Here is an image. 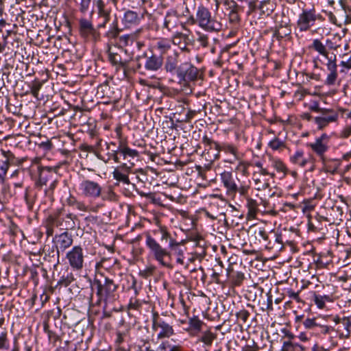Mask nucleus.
I'll return each instance as SVG.
<instances>
[{
    "label": "nucleus",
    "mask_w": 351,
    "mask_h": 351,
    "mask_svg": "<svg viewBox=\"0 0 351 351\" xmlns=\"http://www.w3.org/2000/svg\"><path fill=\"white\" fill-rule=\"evenodd\" d=\"M176 66L177 62L176 61V60H172L170 58H167L165 66L167 72L172 73L176 70Z\"/></svg>",
    "instance_id": "nucleus-45"
},
{
    "label": "nucleus",
    "mask_w": 351,
    "mask_h": 351,
    "mask_svg": "<svg viewBox=\"0 0 351 351\" xmlns=\"http://www.w3.org/2000/svg\"><path fill=\"white\" fill-rule=\"evenodd\" d=\"M221 180L227 190V194L234 196L238 191V186L234 182L232 174L228 171H224L221 174Z\"/></svg>",
    "instance_id": "nucleus-18"
},
{
    "label": "nucleus",
    "mask_w": 351,
    "mask_h": 351,
    "mask_svg": "<svg viewBox=\"0 0 351 351\" xmlns=\"http://www.w3.org/2000/svg\"><path fill=\"white\" fill-rule=\"evenodd\" d=\"M94 5H96L99 14L106 18L108 16V13L105 10V3L104 0H93Z\"/></svg>",
    "instance_id": "nucleus-38"
},
{
    "label": "nucleus",
    "mask_w": 351,
    "mask_h": 351,
    "mask_svg": "<svg viewBox=\"0 0 351 351\" xmlns=\"http://www.w3.org/2000/svg\"><path fill=\"white\" fill-rule=\"evenodd\" d=\"M201 332V335L196 341V343H203L206 347H209L213 344L215 339H217V334L213 332L210 329H206Z\"/></svg>",
    "instance_id": "nucleus-23"
},
{
    "label": "nucleus",
    "mask_w": 351,
    "mask_h": 351,
    "mask_svg": "<svg viewBox=\"0 0 351 351\" xmlns=\"http://www.w3.org/2000/svg\"><path fill=\"white\" fill-rule=\"evenodd\" d=\"M335 323L333 332L339 339H349L351 335V315L340 317L338 315H330L325 317Z\"/></svg>",
    "instance_id": "nucleus-9"
},
{
    "label": "nucleus",
    "mask_w": 351,
    "mask_h": 351,
    "mask_svg": "<svg viewBox=\"0 0 351 351\" xmlns=\"http://www.w3.org/2000/svg\"><path fill=\"white\" fill-rule=\"evenodd\" d=\"M259 348L256 343L252 340L251 344H246L241 348V351H258Z\"/></svg>",
    "instance_id": "nucleus-50"
},
{
    "label": "nucleus",
    "mask_w": 351,
    "mask_h": 351,
    "mask_svg": "<svg viewBox=\"0 0 351 351\" xmlns=\"http://www.w3.org/2000/svg\"><path fill=\"white\" fill-rule=\"evenodd\" d=\"M91 0H81L80 3V10L85 13L88 11Z\"/></svg>",
    "instance_id": "nucleus-54"
},
{
    "label": "nucleus",
    "mask_w": 351,
    "mask_h": 351,
    "mask_svg": "<svg viewBox=\"0 0 351 351\" xmlns=\"http://www.w3.org/2000/svg\"><path fill=\"white\" fill-rule=\"evenodd\" d=\"M313 301L318 308L322 309L325 307V302L321 298V295H314Z\"/></svg>",
    "instance_id": "nucleus-52"
},
{
    "label": "nucleus",
    "mask_w": 351,
    "mask_h": 351,
    "mask_svg": "<svg viewBox=\"0 0 351 351\" xmlns=\"http://www.w3.org/2000/svg\"><path fill=\"white\" fill-rule=\"evenodd\" d=\"M267 304H266V310L272 311L273 310V298L272 295L269 293L267 295Z\"/></svg>",
    "instance_id": "nucleus-58"
},
{
    "label": "nucleus",
    "mask_w": 351,
    "mask_h": 351,
    "mask_svg": "<svg viewBox=\"0 0 351 351\" xmlns=\"http://www.w3.org/2000/svg\"><path fill=\"white\" fill-rule=\"evenodd\" d=\"M253 180L255 182L256 189L258 191L265 189L269 187V183L264 180L262 182L261 179L260 178L256 177V174H254Z\"/></svg>",
    "instance_id": "nucleus-39"
},
{
    "label": "nucleus",
    "mask_w": 351,
    "mask_h": 351,
    "mask_svg": "<svg viewBox=\"0 0 351 351\" xmlns=\"http://www.w3.org/2000/svg\"><path fill=\"white\" fill-rule=\"evenodd\" d=\"M317 111L320 112L322 115L315 117L314 122L319 130L327 127L330 123L336 122L339 118L338 112L332 109H317Z\"/></svg>",
    "instance_id": "nucleus-14"
},
{
    "label": "nucleus",
    "mask_w": 351,
    "mask_h": 351,
    "mask_svg": "<svg viewBox=\"0 0 351 351\" xmlns=\"http://www.w3.org/2000/svg\"><path fill=\"white\" fill-rule=\"evenodd\" d=\"M274 168L278 171L286 174L287 168L284 163L280 160H276L273 162Z\"/></svg>",
    "instance_id": "nucleus-49"
},
{
    "label": "nucleus",
    "mask_w": 351,
    "mask_h": 351,
    "mask_svg": "<svg viewBox=\"0 0 351 351\" xmlns=\"http://www.w3.org/2000/svg\"><path fill=\"white\" fill-rule=\"evenodd\" d=\"M10 349V341L6 331L0 334V351L8 350Z\"/></svg>",
    "instance_id": "nucleus-35"
},
{
    "label": "nucleus",
    "mask_w": 351,
    "mask_h": 351,
    "mask_svg": "<svg viewBox=\"0 0 351 351\" xmlns=\"http://www.w3.org/2000/svg\"><path fill=\"white\" fill-rule=\"evenodd\" d=\"M340 66L341 69L340 70L341 73H345L346 71L351 69V56L346 60L341 61Z\"/></svg>",
    "instance_id": "nucleus-47"
},
{
    "label": "nucleus",
    "mask_w": 351,
    "mask_h": 351,
    "mask_svg": "<svg viewBox=\"0 0 351 351\" xmlns=\"http://www.w3.org/2000/svg\"><path fill=\"white\" fill-rule=\"evenodd\" d=\"M160 243L156 239L149 234L146 235L145 245L149 250L151 257L159 263L163 267L171 269L173 267L170 261H171V252L169 247L162 246L164 242Z\"/></svg>",
    "instance_id": "nucleus-4"
},
{
    "label": "nucleus",
    "mask_w": 351,
    "mask_h": 351,
    "mask_svg": "<svg viewBox=\"0 0 351 351\" xmlns=\"http://www.w3.org/2000/svg\"><path fill=\"white\" fill-rule=\"evenodd\" d=\"M337 17L339 19V21L340 22H343L345 24H346V19L345 16V9L343 8H341V10H338L337 11Z\"/></svg>",
    "instance_id": "nucleus-57"
},
{
    "label": "nucleus",
    "mask_w": 351,
    "mask_h": 351,
    "mask_svg": "<svg viewBox=\"0 0 351 351\" xmlns=\"http://www.w3.org/2000/svg\"><path fill=\"white\" fill-rule=\"evenodd\" d=\"M142 306V302L136 298H131L128 304L129 310L139 311Z\"/></svg>",
    "instance_id": "nucleus-43"
},
{
    "label": "nucleus",
    "mask_w": 351,
    "mask_h": 351,
    "mask_svg": "<svg viewBox=\"0 0 351 351\" xmlns=\"http://www.w3.org/2000/svg\"><path fill=\"white\" fill-rule=\"evenodd\" d=\"M250 313L245 310L242 309L237 312L235 315L239 320H241L243 324L245 323L250 317Z\"/></svg>",
    "instance_id": "nucleus-44"
},
{
    "label": "nucleus",
    "mask_w": 351,
    "mask_h": 351,
    "mask_svg": "<svg viewBox=\"0 0 351 351\" xmlns=\"http://www.w3.org/2000/svg\"><path fill=\"white\" fill-rule=\"evenodd\" d=\"M131 39V36L128 34L121 36L119 38L120 43L123 45H128Z\"/></svg>",
    "instance_id": "nucleus-60"
},
{
    "label": "nucleus",
    "mask_w": 351,
    "mask_h": 351,
    "mask_svg": "<svg viewBox=\"0 0 351 351\" xmlns=\"http://www.w3.org/2000/svg\"><path fill=\"white\" fill-rule=\"evenodd\" d=\"M306 350L304 346L290 340L285 341L281 348V351H306Z\"/></svg>",
    "instance_id": "nucleus-27"
},
{
    "label": "nucleus",
    "mask_w": 351,
    "mask_h": 351,
    "mask_svg": "<svg viewBox=\"0 0 351 351\" xmlns=\"http://www.w3.org/2000/svg\"><path fill=\"white\" fill-rule=\"evenodd\" d=\"M75 280L72 273L67 274L66 276L63 275L60 279L58 284L64 287L69 286Z\"/></svg>",
    "instance_id": "nucleus-41"
},
{
    "label": "nucleus",
    "mask_w": 351,
    "mask_h": 351,
    "mask_svg": "<svg viewBox=\"0 0 351 351\" xmlns=\"http://www.w3.org/2000/svg\"><path fill=\"white\" fill-rule=\"evenodd\" d=\"M204 326H206V324L199 319L197 316H193L189 319V327L186 330L190 335L197 336L202 332Z\"/></svg>",
    "instance_id": "nucleus-19"
},
{
    "label": "nucleus",
    "mask_w": 351,
    "mask_h": 351,
    "mask_svg": "<svg viewBox=\"0 0 351 351\" xmlns=\"http://www.w3.org/2000/svg\"><path fill=\"white\" fill-rule=\"evenodd\" d=\"M165 163L173 165L174 167H182L189 163V160H181L178 158H171L170 160H164Z\"/></svg>",
    "instance_id": "nucleus-40"
},
{
    "label": "nucleus",
    "mask_w": 351,
    "mask_h": 351,
    "mask_svg": "<svg viewBox=\"0 0 351 351\" xmlns=\"http://www.w3.org/2000/svg\"><path fill=\"white\" fill-rule=\"evenodd\" d=\"M219 155H214L213 159H210L208 162L204 163L203 165V167L202 165H197L196 166L197 169L199 171H200L202 169V168H204L205 169H207V170L210 169L212 166L213 160L219 158Z\"/></svg>",
    "instance_id": "nucleus-55"
},
{
    "label": "nucleus",
    "mask_w": 351,
    "mask_h": 351,
    "mask_svg": "<svg viewBox=\"0 0 351 351\" xmlns=\"http://www.w3.org/2000/svg\"><path fill=\"white\" fill-rule=\"evenodd\" d=\"M291 160L302 167H308L309 171L314 169L315 160L312 155H306V157L304 155H294Z\"/></svg>",
    "instance_id": "nucleus-22"
},
{
    "label": "nucleus",
    "mask_w": 351,
    "mask_h": 351,
    "mask_svg": "<svg viewBox=\"0 0 351 351\" xmlns=\"http://www.w3.org/2000/svg\"><path fill=\"white\" fill-rule=\"evenodd\" d=\"M119 33V29L117 28V27L114 26L113 28H112L106 32V35L109 38H114L118 36Z\"/></svg>",
    "instance_id": "nucleus-56"
},
{
    "label": "nucleus",
    "mask_w": 351,
    "mask_h": 351,
    "mask_svg": "<svg viewBox=\"0 0 351 351\" xmlns=\"http://www.w3.org/2000/svg\"><path fill=\"white\" fill-rule=\"evenodd\" d=\"M73 242V236L68 231H64L60 234H56L52 239L53 244L51 250H47V246H45L43 250L45 254L47 252L48 255L51 257H56L58 261L60 252H64L67 248L70 247Z\"/></svg>",
    "instance_id": "nucleus-7"
},
{
    "label": "nucleus",
    "mask_w": 351,
    "mask_h": 351,
    "mask_svg": "<svg viewBox=\"0 0 351 351\" xmlns=\"http://www.w3.org/2000/svg\"><path fill=\"white\" fill-rule=\"evenodd\" d=\"M153 232L155 235L160 237V241L168 243L171 256L176 255V262L178 264L184 265V251L181 248V243L171 237L168 228L165 226H158V228L154 230Z\"/></svg>",
    "instance_id": "nucleus-5"
},
{
    "label": "nucleus",
    "mask_w": 351,
    "mask_h": 351,
    "mask_svg": "<svg viewBox=\"0 0 351 351\" xmlns=\"http://www.w3.org/2000/svg\"><path fill=\"white\" fill-rule=\"evenodd\" d=\"M321 159L326 165V167L332 169H337L340 165L339 160H330L326 157L324 155H320Z\"/></svg>",
    "instance_id": "nucleus-36"
},
{
    "label": "nucleus",
    "mask_w": 351,
    "mask_h": 351,
    "mask_svg": "<svg viewBox=\"0 0 351 351\" xmlns=\"http://www.w3.org/2000/svg\"><path fill=\"white\" fill-rule=\"evenodd\" d=\"M69 265L73 270L80 271L84 267V256L83 249L80 245L73 246L66 255Z\"/></svg>",
    "instance_id": "nucleus-12"
},
{
    "label": "nucleus",
    "mask_w": 351,
    "mask_h": 351,
    "mask_svg": "<svg viewBox=\"0 0 351 351\" xmlns=\"http://www.w3.org/2000/svg\"><path fill=\"white\" fill-rule=\"evenodd\" d=\"M152 328L155 332H157L160 329L159 332L157 334L158 339L169 338L174 334L173 327L160 319L158 313L155 311L152 313Z\"/></svg>",
    "instance_id": "nucleus-11"
},
{
    "label": "nucleus",
    "mask_w": 351,
    "mask_h": 351,
    "mask_svg": "<svg viewBox=\"0 0 351 351\" xmlns=\"http://www.w3.org/2000/svg\"><path fill=\"white\" fill-rule=\"evenodd\" d=\"M197 41L202 46L206 47L208 45V36L204 34H200L197 38Z\"/></svg>",
    "instance_id": "nucleus-61"
},
{
    "label": "nucleus",
    "mask_w": 351,
    "mask_h": 351,
    "mask_svg": "<svg viewBox=\"0 0 351 351\" xmlns=\"http://www.w3.org/2000/svg\"><path fill=\"white\" fill-rule=\"evenodd\" d=\"M108 58L112 64L119 67L125 69L128 65L127 61H122L121 56L117 53L110 52Z\"/></svg>",
    "instance_id": "nucleus-32"
},
{
    "label": "nucleus",
    "mask_w": 351,
    "mask_h": 351,
    "mask_svg": "<svg viewBox=\"0 0 351 351\" xmlns=\"http://www.w3.org/2000/svg\"><path fill=\"white\" fill-rule=\"evenodd\" d=\"M330 136L326 134H323L319 138H317L314 143L311 145L313 151L317 154H322L327 152Z\"/></svg>",
    "instance_id": "nucleus-21"
},
{
    "label": "nucleus",
    "mask_w": 351,
    "mask_h": 351,
    "mask_svg": "<svg viewBox=\"0 0 351 351\" xmlns=\"http://www.w3.org/2000/svg\"><path fill=\"white\" fill-rule=\"evenodd\" d=\"M80 190L82 195L86 197L97 198L101 193V186L94 181L84 180L80 184Z\"/></svg>",
    "instance_id": "nucleus-15"
},
{
    "label": "nucleus",
    "mask_w": 351,
    "mask_h": 351,
    "mask_svg": "<svg viewBox=\"0 0 351 351\" xmlns=\"http://www.w3.org/2000/svg\"><path fill=\"white\" fill-rule=\"evenodd\" d=\"M140 21L141 17L138 13L132 10L126 11L123 18V23L127 27H130L138 24Z\"/></svg>",
    "instance_id": "nucleus-24"
},
{
    "label": "nucleus",
    "mask_w": 351,
    "mask_h": 351,
    "mask_svg": "<svg viewBox=\"0 0 351 351\" xmlns=\"http://www.w3.org/2000/svg\"><path fill=\"white\" fill-rule=\"evenodd\" d=\"M203 143L206 147H208L210 149H215L218 152H229L230 154H235L237 152L236 147L227 143H219L217 142L212 141L207 136L203 138Z\"/></svg>",
    "instance_id": "nucleus-17"
},
{
    "label": "nucleus",
    "mask_w": 351,
    "mask_h": 351,
    "mask_svg": "<svg viewBox=\"0 0 351 351\" xmlns=\"http://www.w3.org/2000/svg\"><path fill=\"white\" fill-rule=\"evenodd\" d=\"M163 64V58L162 56L152 54L147 58L145 62V69L149 71H158Z\"/></svg>",
    "instance_id": "nucleus-20"
},
{
    "label": "nucleus",
    "mask_w": 351,
    "mask_h": 351,
    "mask_svg": "<svg viewBox=\"0 0 351 351\" xmlns=\"http://www.w3.org/2000/svg\"><path fill=\"white\" fill-rule=\"evenodd\" d=\"M155 270V267L153 266L148 267L145 269L140 271V275L143 278H148L151 276Z\"/></svg>",
    "instance_id": "nucleus-53"
},
{
    "label": "nucleus",
    "mask_w": 351,
    "mask_h": 351,
    "mask_svg": "<svg viewBox=\"0 0 351 351\" xmlns=\"http://www.w3.org/2000/svg\"><path fill=\"white\" fill-rule=\"evenodd\" d=\"M246 206L248 209V215L254 218L258 211V203L251 197H247Z\"/></svg>",
    "instance_id": "nucleus-31"
},
{
    "label": "nucleus",
    "mask_w": 351,
    "mask_h": 351,
    "mask_svg": "<svg viewBox=\"0 0 351 351\" xmlns=\"http://www.w3.org/2000/svg\"><path fill=\"white\" fill-rule=\"evenodd\" d=\"M341 8L345 9V16L346 19V24L351 23V8L346 5L342 0L339 1Z\"/></svg>",
    "instance_id": "nucleus-46"
},
{
    "label": "nucleus",
    "mask_w": 351,
    "mask_h": 351,
    "mask_svg": "<svg viewBox=\"0 0 351 351\" xmlns=\"http://www.w3.org/2000/svg\"><path fill=\"white\" fill-rule=\"evenodd\" d=\"M39 147H42L44 151L49 152V151H51V149L52 143L49 141H47L46 142H42L39 145Z\"/></svg>",
    "instance_id": "nucleus-59"
},
{
    "label": "nucleus",
    "mask_w": 351,
    "mask_h": 351,
    "mask_svg": "<svg viewBox=\"0 0 351 351\" xmlns=\"http://www.w3.org/2000/svg\"><path fill=\"white\" fill-rule=\"evenodd\" d=\"M42 85H43L42 83L40 82H35L32 84V86L31 87V93L32 94V95L34 97H36V98L38 97L39 90L41 88Z\"/></svg>",
    "instance_id": "nucleus-48"
},
{
    "label": "nucleus",
    "mask_w": 351,
    "mask_h": 351,
    "mask_svg": "<svg viewBox=\"0 0 351 351\" xmlns=\"http://www.w3.org/2000/svg\"><path fill=\"white\" fill-rule=\"evenodd\" d=\"M108 159L106 160L103 155H97L98 158L104 160L105 162L112 158L115 162L120 163L119 167L125 171L130 170L135 166L136 162L138 161V155H107Z\"/></svg>",
    "instance_id": "nucleus-13"
},
{
    "label": "nucleus",
    "mask_w": 351,
    "mask_h": 351,
    "mask_svg": "<svg viewBox=\"0 0 351 351\" xmlns=\"http://www.w3.org/2000/svg\"><path fill=\"white\" fill-rule=\"evenodd\" d=\"M10 351H21V348L16 339L13 342V346Z\"/></svg>",
    "instance_id": "nucleus-64"
},
{
    "label": "nucleus",
    "mask_w": 351,
    "mask_h": 351,
    "mask_svg": "<svg viewBox=\"0 0 351 351\" xmlns=\"http://www.w3.org/2000/svg\"><path fill=\"white\" fill-rule=\"evenodd\" d=\"M298 339L303 342H306L310 339L309 337L306 332H300L298 335Z\"/></svg>",
    "instance_id": "nucleus-63"
},
{
    "label": "nucleus",
    "mask_w": 351,
    "mask_h": 351,
    "mask_svg": "<svg viewBox=\"0 0 351 351\" xmlns=\"http://www.w3.org/2000/svg\"><path fill=\"white\" fill-rule=\"evenodd\" d=\"M258 235L265 241H267L268 239V234L264 228H258Z\"/></svg>",
    "instance_id": "nucleus-62"
},
{
    "label": "nucleus",
    "mask_w": 351,
    "mask_h": 351,
    "mask_svg": "<svg viewBox=\"0 0 351 351\" xmlns=\"http://www.w3.org/2000/svg\"><path fill=\"white\" fill-rule=\"evenodd\" d=\"M178 18L176 12H168L165 18L164 26L168 30L171 31L177 26Z\"/></svg>",
    "instance_id": "nucleus-26"
},
{
    "label": "nucleus",
    "mask_w": 351,
    "mask_h": 351,
    "mask_svg": "<svg viewBox=\"0 0 351 351\" xmlns=\"http://www.w3.org/2000/svg\"><path fill=\"white\" fill-rule=\"evenodd\" d=\"M328 315H319L313 318H306L302 322L304 327L316 336L328 335L333 332L332 326L326 324V322L330 321L326 318Z\"/></svg>",
    "instance_id": "nucleus-6"
},
{
    "label": "nucleus",
    "mask_w": 351,
    "mask_h": 351,
    "mask_svg": "<svg viewBox=\"0 0 351 351\" xmlns=\"http://www.w3.org/2000/svg\"><path fill=\"white\" fill-rule=\"evenodd\" d=\"M197 69L189 63H183L177 69V75L180 82H188L196 80Z\"/></svg>",
    "instance_id": "nucleus-16"
},
{
    "label": "nucleus",
    "mask_w": 351,
    "mask_h": 351,
    "mask_svg": "<svg viewBox=\"0 0 351 351\" xmlns=\"http://www.w3.org/2000/svg\"><path fill=\"white\" fill-rule=\"evenodd\" d=\"M80 32L83 36H88L94 31L91 22L86 19L80 20Z\"/></svg>",
    "instance_id": "nucleus-28"
},
{
    "label": "nucleus",
    "mask_w": 351,
    "mask_h": 351,
    "mask_svg": "<svg viewBox=\"0 0 351 351\" xmlns=\"http://www.w3.org/2000/svg\"><path fill=\"white\" fill-rule=\"evenodd\" d=\"M269 147L272 151L284 152L285 145L284 143L278 138H274L269 143Z\"/></svg>",
    "instance_id": "nucleus-37"
},
{
    "label": "nucleus",
    "mask_w": 351,
    "mask_h": 351,
    "mask_svg": "<svg viewBox=\"0 0 351 351\" xmlns=\"http://www.w3.org/2000/svg\"><path fill=\"white\" fill-rule=\"evenodd\" d=\"M8 155H3L4 160L0 164V178H3L6 175L7 171L9 168V159Z\"/></svg>",
    "instance_id": "nucleus-42"
},
{
    "label": "nucleus",
    "mask_w": 351,
    "mask_h": 351,
    "mask_svg": "<svg viewBox=\"0 0 351 351\" xmlns=\"http://www.w3.org/2000/svg\"><path fill=\"white\" fill-rule=\"evenodd\" d=\"M309 49L315 50L327 60L325 65L328 73L324 83L327 86L334 85L338 77L336 55L333 53H330L326 46L317 38L313 40L312 43L309 45Z\"/></svg>",
    "instance_id": "nucleus-3"
},
{
    "label": "nucleus",
    "mask_w": 351,
    "mask_h": 351,
    "mask_svg": "<svg viewBox=\"0 0 351 351\" xmlns=\"http://www.w3.org/2000/svg\"><path fill=\"white\" fill-rule=\"evenodd\" d=\"M196 17L199 26L206 30L219 31L222 27L221 23L213 19L210 12L204 7L198 8Z\"/></svg>",
    "instance_id": "nucleus-10"
},
{
    "label": "nucleus",
    "mask_w": 351,
    "mask_h": 351,
    "mask_svg": "<svg viewBox=\"0 0 351 351\" xmlns=\"http://www.w3.org/2000/svg\"><path fill=\"white\" fill-rule=\"evenodd\" d=\"M66 203L69 206H72L80 211L86 212L88 211V206L82 202L77 200V199L70 195V197L66 199Z\"/></svg>",
    "instance_id": "nucleus-29"
},
{
    "label": "nucleus",
    "mask_w": 351,
    "mask_h": 351,
    "mask_svg": "<svg viewBox=\"0 0 351 351\" xmlns=\"http://www.w3.org/2000/svg\"><path fill=\"white\" fill-rule=\"evenodd\" d=\"M171 40H169L167 38H160L157 40L154 45V47L157 49L160 53V56H162L166 53L168 51L170 50L171 47Z\"/></svg>",
    "instance_id": "nucleus-25"
},
{
    "label": "nucleus",
    "mask_w": 351,
    "mask_h": 351,
    "mask_svg": "<svg viewBox=\"0 0 351 351\" xmlns=\"http://www.w3.org/2000/svg\"><path fill=\"white\" fill-rule=\"evenodd\" d=\"M244 274L241 272L238 271L235 274V275L233 276V283L236 286H239L243 280H244Z\"/></svg>",
    "instance_id": "nucleus-51"
},
{
    "label": "nucleus",
    "mask_w": 351,
    "mask_h": 351,
    "mask_svg": "<svg viewBox=\"0 0 351 351\" xmlns=\"http://www.w3.org/2000/svg\"><path fill=\"white\" fill-rule=\"evenodd\" d=\"M128 330L124 331H120L118 330L116 332V339H115V343L117 346L122 350H125V346H123V343L126 341L128 338Z\"/></svg>",
    "instance_id": "nucleus-33"
},
{
    "label": "nucleus",
    "mask_w": 351,
    "mask_h": 351,
    "mask_svg": "<svg viewBox=\"0 0 351 351\" xmlns=\"http://www.w3.org/2000/svg\"><path fill=\"white\" fill-rule=\"evenodd\" d=\"M323 20V16L316 11L314 7L304 8L298 16L296 26L300 32H306L313 27L317 21Z\"/></svg>",
    "instance_id": "nucleus-8"
},
{
    "label": "nucleus",
    "mask_w": 351,
    "mask_h": 351,
    "mask_svg": "<svg viewBox=\"0 0 351 351\" xmlns=\"http://www.w3.org/2000/svg\"><path fill=\"white\" fill-rule=\"evenodd\" d=\"M117 287L114 280L108 277L101 276V278H95L92 289H96L98 298L95 304L99 306L102 302L110 304L114 302L118 298Z\"/></svg>",
    "instance_id": "nucleus-2"
},
{
    "label": "nucleus",
    "mask_w": 351,
    "mask_h": 351,
    "mask_svg": "<svg viewBox=\"0 0 351 351\" xmlns=\"http://www.w3.org/2000/svg\"><path fill=\"white\" fill-rule=\"evenodd\" d=\"M78 221L77 215L71 213H66L62 208L58 209L50 214L44 221L46 235L47 237L53 236L55 228L64 231L75 230L76 222Z\"/></svg>",
    "instance_id": "nucleus-1"
},
{
    "label": "nucleus",
    "mask_w": 351,
    "mask_h": 351,
    "mask_svg": "<svg viewBox=\"0 0 351 351\" xmlns=\"http://www.w3.org/2000/svg\"><path fill=\"white\" fill-rule=\"evenodd\" d=\"M171 41L173 45L180 46L183 43H189L190 39L186 33L176 32L171 37Z\"/></svg>",
    "instance_id": "nucleus-30"
},
{
    "label": "nucleus",
    "mask_w": 351,
    "mask_h": 351,
    "mask_svg": "<svg viewBox=\"0 0 351 351\" xmlns=\"http://www.w3.org/2000/svg\"><path fill=\"white\" fill-rule=\"evenodd\" d=\"M119 169L121 168L118 167L114 169L112 173L113 178L119 182L128 184L130 183L128 176L125 173H122Z\"/></svg>",
    "instance_id": "nucleus-34"
}]
</instances>
